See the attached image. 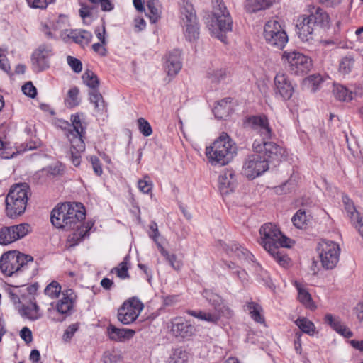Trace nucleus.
Here are the masks:
<instances>
[{
	"instance_id": "nucleus-1",
	"label": "nucleus",
	"mask_w": 363,
	"mask_h": 363,
	"mask_svg": "<svg viewBox=\"0 0 363 363\" xmlns=\"http://www.w3.org/2000/svg\"><path fill=\"white\" fill-rule=\"evenodd\" d=\"M260 245L281 266H288L290 259L283 247H291V240L274 225L265 223L259 229Z\"/></svg>"
},
{
	"instance_id": "nucleus-2",
	"label": "nucleus",
	"mask_w": 363,
	"mask_h": 363,
	"mask_svg": "<svg viewBox=\"0 0 363 363\" xmlns=\"http://www.w3.org/2000/svg\"><path fill=\"white\" fill-rule=\"evenodd\" d=\"M212 16L207 21V26L213 36L225 43V33L232 30L231 16L223 0H212Z\"/></svg>"
},
{
	"instance_id": "nucleus-3",
	"label": "nucleus",
	"mask_w": 363,
	"mask_h": 363,
	"mask_svg": "<svg viewBox=\"0 0 363 363\" xmlns=\"http://www.w3.org/2000/svg\"><path fill=\"white\" fill-rule=\"evenodd\" d=\"M235 143L225 133L221 135L206 149V155L212 165L224 166L228 164L236 154Z\"/></svg>"
},
{
	"instance_id": "nucleus-4",
	"label": "nucleus",
	"mask_w": 363,
	"mask_h": 363,
	"mask_svg": "<svg viewBox=\"0 0 363 363\" xmlns=\"http://www.w3.org/2000/svg\"><path fill=\"white\" fill-rule=\"evenodd\" d=\"M29 186L26 183L13 185L6 197V213L10 218L21 216L26 210L29 194Z\"/></svg>"
},
{
	"instance_id": "nucleus-5",
	"label": "nucleus",
	"mask_w": 363,
	"mask_h": 363,
	"mask_svg": "<svg viewBox=\"0 0 363 363\" xmlns=\"http://www.w3.org/2000/svg\"><path fill=\"white\" fill-rule=\"evenodd\" d=\"M72 125L67 123V125L70 126L68 130L67 138L71 143L70 153L71 160L75 167H78L81 162V154L85 150V127L83 126L80 116L78 114L71 116Z\"/></svg>"
},
{
	"instance_id": "nucleus-6",
	"label": "nucleus",
	"mask_w": 363,
	"mask_h": 363,
	"mask_svg": "<svg viewBox=\"0 0 363 363\" xmlns=\"http://www.w3.org/2000/svg\"><path fill=\"white\" fill-rule=\"evenodd\" d=\"M66 213L69 221L71 222V230L77 228V230L69 235L68 240L73 242L71 246H74L79 241L88 235L91 226L82 225V221L85 219L86 213L84 206L81 203H64Z\"/></svg>"
},
{
	"instance_id": "nucleus-7",
	"label": "nucleus",
	"mask_w": 363,
	"mask_h": 363,
	"mask_svg": "<svg viewBox=\"0 0 363 363\" xmlns=\"http://www.w3.org/2000/svg\"><path fill=\"white\" fill-rule=\"evenodd\" d=\"M31 256L24 255L18 251H9L4 253L0 259V269L6 276L23 269L28 262H33Z\"/></svg>"
},
{
	"instance_id": "nucleus-8",
	"label": "nucleus",
	"mask_w": 363,
	"mask_h": 363,
	"mask_svg": "<svg viewBox=\"0 0 363 363\" xmlns=\"http://www.w3.org/2000/svg\"><path fill=\"white\" fill-rule=\"evenodd\" d=\"M181 23L186 38L192 41L199 38L197 17L193 5L187 0H183L180 8Z\"/></svg>"
},
{
	"instance_id": "nucleus-9",
	"label": "nucleus",
	"mask_w": 363,
	"mask_h": 363,
	"mask_svg": "<svg viewBox=\"0 0 363 363\" xmlns=\"http://www.w3.org/2000/svg\"><path fill=\"white\" fill-rule=\"evenodd\" d=\"M263 35L269 46L279 50H282L288 42L285 30L276 19L269 20L265 23Z\"/></svg>"
},
{
	"instance_id": "nucleus-10",
	"label": "nucleus",
	"mask_w": 363,
	"mask_h": 363,
	"mask_svg": "<svg viewBox=\"0 0 363 363\" xmlns=\"http://www.w3.org/2000/svg\"><path fill=\"white\" fill-rule=\"evenodd\" d=\"M317 251L322 267L325 269H333L339 262L340 248L333 241L323 240L318 243Z\"/></svg>"
},
{
	"instance_id": "nucleus-11",
	"label": "nucleus",
	"mask_w": 363,
	"mask_h": 363,
	"mask_svg": "<svg viewBox=\"0 0 363 363\" xmlns=\"http://www.w3.org/2000/svg\"><path fill=\"white\" fill-rule=\"evenodd\" d=\"M282 60L287 64L291 72L295 74H304L312 68V60L297 51H285Z\"/></svg>"
},
{
	"instance_id": "nucleus-12",
	"label": "nucleus",
	"mask_w": 363,
	"mask_h": 363,
	"mask_svg": "<svg viewBox=\"0 0 363 363\" xmlns=\"http://www.w3.org/2000/svg\"><path fill=\"white\" fill-rule=\"evenodd\" d=\"M255 152L261 155L264 152L263 159L267 160V164L269 162L276 164L281 161L285 156V150L274 142H267L266 140H255L252 145Z\"/></svg>"
},
{
	"instance_id": "nucleus-13",
	"label": "nucleus",
	"mask_w": 363,
	"mask_h": 363,
	"mask_svg": "<svg viewBox=\"0 0 363 363\" xmlns=\"http://www.w3.org/2000/svg\"><path fill=\"white\" fill-rule=\"evenodd\" d=\"M243 125L259 135L262 140L271 139L273 136L269 119L264 114L247 116L243 121Z\"/></svg>"
},
{
	"instance_id": "nucleus-14",
	"label": "nucleus",
	"mask_w": 363,
	"mask_h": 363,
	"mask_svg": "<svg viewBox=\"0 0 363 363\" xmlns=\"http://www.w3.org/2000/svg\"><path fill=\"white\" fill-rule=\"evenodd\" d=\"M144 308L143 303L135 297L123 302L118 310V320L123 325L133 323L138 318Z\"/></svg>"
},
{
	"instance_id": "nucleus-15",
	"label": "nucleus",
	"mask_w": 363,
	"mask_h": 363,
	"mask_svg": "<svg viewBox=\"0 0 363 363\" xmlns=\"http://www.w3.org/2000/svg\"><path fill=\"white\" fill-rule=\"evenodd\" d=\"M269 169L267 160L256 152L247 157L243 163L242 174L250 179H253Z\"/></svg>"
},
{
	"instance_id": "nucleus-16",
	"label": "nucleus",
	"mask_w": 363,
	"mask_h": 363,
	"mask_svg": "<svg viewBox=\"0 0 363 363\" xmlns=\"http://www.w3.org/2000/svg\"><path fill=\"white\" fill-rule=\"evenodd\" d=\"M297 34L300 40L309 45H315L318 40L315 39V27L308 15H301L296 23Z\"/></svg>"
},
{
	"instance_id": "nucleus-17",
	"label": "nucleus",
	"mask_w": 363,
	"mask_h": 363,
	"mask_svg": "<svg viewBox=\"0 0 363 363\" xmlns=\"http://www.w3.org/2000/svg\"><path fill=\"white\" fill-rule=\"evenodd\" d=\"M169 328L171 334L176 338H189L194 333V327L182 317L172 319Z\"/></svg>"
},
{
	"instance_id": "nucleus-18",
	"label": "nucleus",
	"mask_w": 363,
	"mask_h": 363,
	"mask_svg": "<svg viewBox=\"0 0 363 363\" xmlns=\"http://www.w3.org/2000/svg\"><path fill=\"white\" fill-rule=\"evenodd\" d=\"M52 55V48L48 45H41L32 55V66L35 72H42L49 67L48 58Z\"/></svg>"
},
{
	"instance_id": "nucleus-19",
	"label": "nucleus",
	"mask_w": 363,
	"mask_h": 363,
	"mask_svg": "<svg viewBox=\"0 0 363 363\" xmlns=\"http://www.w3.org/2000/svg\"><path fill=\"white\" fill-rule=\"evenodd\" d=\"M92 34L86 30L79 29H65L60 33V38L65 42H69L72 40L73 42L82 46L88 45L91 39Z\"/></svg>"
},
{
	"instance_id": "nucleus-20",
	"label": "nucleus",
	"mask_w": 363,
	"mask_h": 363,
	"mask_svg": "<svg viewBox=\"0 0 363 363\" xmlns=\"http://www.w3.org/2000/svg\"><path fill=\"white\" fill-rule=\"evenodd\" d=\"M50 220L52 225L57 228L71 230L72 221H69L64 203L58 204L53 208L50 215Z\"/></svg>"
},
{
	"instance_id": "nucleus-21",
	"label": "nucleus",
	"mask_w": 363,
	"mask_h": 363,
	"mask_svg": "<svg viewBox=\"0 0 363 363\" xmlns=\"http://www.w3.org/2000/svg\"><path fill=\"white\" fill-rule=\"evenodd\" d=\"M274 84L276 94H279L283 99L288 100L291 97L294 87L285 74H277L274 78Z\"/></svg>"
},
{
	"instance_id": "nucleus-22",
	"label": "nucleus",
	"mask_w": 363,
	"mask_h": 363,
	"mask_svg": "<svg viewBox=\"0 0 363 363\" xmlns=\"http://www.w3.org/2000/svg\"><path fill=\"white\" fill-rule=\"evenodd\" d=\"M236 186L235 174L232 169L224 170L218 177V188L222 195L233 192Z\"/></svg>"
},
{
	"instance_id": "nucleus-23",
	"label": "nucleus",
	"mask_w": 363,
	"mask_h": 363,
	"mask_svg": "<svg viewBox=\"0 0 363 363\" xmlns=\"http://www.w3.org/2000/svg\"><path fill=\"white\" fill-rule=\"evenodd\" d=\"M343 202L345 204V209L347 213V216L350 218L353 222L355 228L357 229L359 233L363 237V223L362 219L359 217V214L356 210L352 201L347 197L343 198Z\"/></svg>"
},
{
	"instance_id": "nucleus-24",
	"label": "nucleus",
	"mask_w": 363,
	"mask_h": 363,
	"mask_svg": "<svg viewBox=\"0 0 363 363\" xmlns=\"http://www.w3.org/2000/svg\"><path fill=\"white\" fill-rule=\"evenodd\" d=\"M181 52L174 50L167 57L165 69L169 76H175L182 69Z\"/></svg>"
},
{
	"instance_id": "nucleus-25",
	"label": "nucleus",
	"mask_w": 363,
	"mask_h": 363,
	"mask_svg": "<svg viewBox=\"0 0 363 363\" xmlns=\"http://www.w3.org/2000/svg\"><path fill=\"white\" fill-rule=\"evenodd\" d=\"M227 253L230 256L235 257L242 262H253V255L246 248L236 242H232L228 246Z\"/></svg>"
},
{
	"instance_id": "nucleus-26",
	"label": "nucleus",
	"mask_w": 363,
	"mask_h": 363,
	"mask_svg": "<svg viewBox=\"0 0 363 363\" xmlns=\"http://www.w3.org/2000/svg\"><path fill=\"white\" fill-rule=\"evenodd\" d=\"M107 333L111 340L123 342L132 338L135 332L132 329L118 328L113 325H109L107 327Z\"/></svg>"
},
{
	"instance_id": "nucleus-27",
	"label": "nucleus",
	"mask_w": 363,
	"mask_h": 363,
	"mask_svg": "<svg viewBox=\"0 0 363 363\" xmlns=\"http://www.w3.org/2000/svg\"><path fill=\"white\" fill-rule=\"evenodd\" d=\"M315 28H328L330 26V19L326 11L317 8L308 15Z\"/></svg>"
},
{
	"instance_id": "nucleus-28",
	"label": "nucleus",
	"mask_w": 363,
	"mask_h": 363,
	"mask_svg": "<svg viewBox=\"0 0 363 363\" xmlns=\"http://www.w3.org/2000/svg\"><path fill=\"white\" fill-rule=\"evenodd\" d=\"M325 322L330 327L341 335L349 338L353 335L352 332L340 321L339 318H334L331 314H326L325 316Z\"/></svg>"
},
{
	"instance_id": "nucleus-29",
	"label": "nucleus",
	"mask_w": 363,
	"mask_h": 363,
	"mask_svg": "<svg viewBox=\"0 0 363 363\" xmlns=\"http://www.w3.org/2000/svg\"><path fill=\"white\" fill-rule=\"evenodd\" d=\"M213 111L215 117L218 119H225L232 111L230 99L227 98L218 101L215 106Z\"/></svg>"
},
{
	"instance_id": "nucleus-30",
	"label": "nucleus",
	"mask_w": 363,
	"mask_h": 363,
	"mask_svg": "<svg viewBox=\"0 0 363 363\" xmlns=\"http://www.w3.org/2000/svg\"><path fill=\"white\" fill-rule=\"evenodd\" d=\"M19 313L23 318L30 320H36L42 317L40 308L35 302H30L28 305H22Z\"/></svg>"
},
{
	"instance_id": "nucleus-31",
	"label": "nucleus",
	"mask_w": 363,
	"mask_h": 363,
	"mask_svg": "<svg viewBox=\"0 0 363 363\" xmlns=\"http://www.w3.org/2000/svg\"><path fill=\"white\" fill-rule=\"evenodd\" d=\"M295 286L298 290V301L307 308L315 309L316 308L314 302L312 300L311 296L309 292L305 289L302 286L295 282Z\"/></svg>"
},
{
	"instance_id": "nucleus-32",
	"label": "nucleus",
	"mask_w": 363,
	"mask_h": 363,
	"mask_svg": "<svg viewBox=\"0 0 363 363\" xmlns=\"http://www.w3.org/2000/svg\"><path fill=\"white\" fill-rule=\"evenodd\" d=\"M187 313L193 317L199 320H205L208 323L216 324L220 320V315L214 312H205L202 311H191L189 310Z\"/></svg>"
},
{
	"instance_id": "nucleus-33",
	"label": "nucleus",
	"mask_w": 363,
	"mask_h": 363,
	"mask_svg": "<svg viewBox=\"0 0 363 363\" xmlns=\"http://www.w3.org/2000/svg\"><path fill=\"white\" fill-rule=\"evenodd\" d=\"M271 3L267 0H246L245 8L249 13H256L269 8Z\"/></svg>"
},
{
	"instance_id": "nucleus-34",
	"label": "nucleus",
	"mask_w": 363,
	"mask_h": 363,
	"mask_svg": "<svg viewBox=\"0 0 363 363\" xmlns=\"http://www.w3.org/2000/svg\"><path fill=\"white\" fill-rule=\"evenodd\" d=\"M333 93L335 99L341 101L349 102L353 99V93L340 84L334 85Z\"/></svg>"
},
{
	"instance_id": "nucleus-35",
	"label": "nucleus",
	"mask_w": 363,
	"mask_h": 363,
	"mask_svg": "<svg viewBox=\"0 0 363 363\" xmlns=\"http://www.w3.org/2000/svg\"><path fill=\"white\" fill-rule=\"evenodd\" d=\"M130 263V256L126 255L123 260L116 267L111 269L112 273H116L117 277L121 279H128L130 274L128 273Z\"/></svg>"
},
{
	"instance_id": "nucleus-36",
	"label": "nucleus",
	"mask_w": 363,
	"mask_h": 363,
	"mask_svg": "<svg viewBox=\"0 0 363 363\" xmlns=\"http://www.w3.org/2000/svg\"><path fill=\"white\" fill-rule=\"evenodd\" d=\"M247 310L249 311L250 317L255 321L262 323L264 321V317L261 314L262 307L257 303L250 301L246 304Z\"/></svg>"
},
{
	"instance_id": "nucleus-37",
	"label": "nucleus",
	"mask_w": 363,
	"mask_h": 363,
	"mask_svg": "<svg viewBox=\"0 0 363 363\" xmlns=\"http://www.w3.org/2000/svg\"><path fill=\"white\" fill-rule=\"evenodd\" d=\"M296 325L304 333L311 336L314 335L315 333V326L313 322L306 318H299L295 321Z\"/></svg>"
},
{
	"instance_id": "nucleus-38",
	"label": "nucleus",
	"mask_w": 363,
	"mask_h": 363,
	"mask_svg": "<svg viewBox=\"0 0 363 363\" xmlns=\"http://www.w3.org/2000/svg\"><path fill=\"white\" fill-rule=\"evenodd\" d=\"M13 235L14 241L25 237L30 230L31 228L28 223H21L18 225L11 226Z\"/></svg>"
},
{
	"instance_id": "nucleus-39",
	"label": "nucleus",
	"mask_w": 363,
	"mask_h": 363,
	"mask_svg": "<svg viewBox=\"0 0 363 363\" xmlns=\"http://www.w3.org/2000/svg\"><path fill=\"white\" fill-rule=\"evenodd\" d=\"M73 307L72 298L68 294H63V297L57 304V310L61 314H67Z\"/></svg>"
},
{
	"instance_id": "nucleus-40",
	"label": "nucleus",
	"mask_w": 363,
	"mask_h": 363,
	"mask_svg": "<svg viewBox=\"0 0 363 363\" xmlns=\"http://www.w3.org/2000/svg\"><path fill=\"white\" fill-rule=\"evenodd\" d=\"M82 80L84 83L92 89L93 90L97 89L99 85V80L97 76L91 70H86L82 75Z\"/></svg>"
},
{
	"instance_id": "nucleus-41",
	"label": "nucleus",
	"mask_w": 363,
	"mask_h": 363,
	"mask_svg": "<svg viewBox=\"0 0 363 363\" xmlns=\"http://www.w3.org/2000/svg\"><path fill=\"white\" fill-rule=\"evenodd\" d=\"M160 252L174 269L179 271L182 269L183 266L182 262L178 259L174 254L170 255L164 247H161Z\"/></svg>"
},
{
	"instance_id": "nucleus-42",
	"label": "nucleus",
	"mask_w": 363,
	"mask_h": 363,
	"mask_svg": "<svg viewBox=\"0 0 363 363\" xmlns=\"http://www.w3.org/2000/svg\"><path fill=\"white\" fill-rule=\"evenodd\" d=\"M90 102L94 104L95 109L98 111H102L105 108L104 101L101 94L97 89H94L89 92Z\"/></svg>"
},
{
	"instance_id": "nucleus-43",
	"label": "nucleus",
	"mask_w": 363,
	"mask_h": 363,
	"mask_svg": "<svg viewBox=\"0 0 363 363\" xmlns=\"http://www.w3.org/2000/svg\"><path fill=\"white\" fill-rule=\"evenodd\" d=\"M147 15L152 23H155L160 18V11L153 0H146Z\"/></svg>"
},
{
	"instance_id": "nucleus-44",
	"label": "nucleus",
	"mask_w": 363,
	"mask_h": 363,
	"mask_svg": "<svg viewBox=\"0 0 363 363\" xmlns=\"http://www.w3.org/2000/svg\"><path fill=\"white\" fill-rule=\"evenodd\" d=\"M188 353L182 348H176L172 351L169 363H185L188 359Z\"/></svg>"
},
{
	"instance_id": "nucleus-45",
	"label": "nucleus",
	"mask_w": 363,
	"mask_h": 363,
	"mask_svg": "<svg viewBox=\"0 0 363 363\" xmlns=\"http://www.w3.org/2000/svg\"><path fill=\"white\" fill-rule=\"evenodd\" d=\"M79 90L77 87L74 86L70 89L67 94V98L65 99V104L69 108H72L79 104V99L78 98Z\"/></svg>"
},
{
	"instance_id": "nucleus-46",
	"label": "nucleus",
	"mask_w": 363,
	"mask_h": 363,
	"mask_svg": "<svg viewBox=\"0 0 363 363\" xmlns=\"http://www.w3.org/2000/svg\"><path fill=\"white\" fill-rule=\"evenodd\" d=\"M207 74L208 79L212 82L217 83L220 82L226 77L227 72L226 70L223 68L209 69Z\"/></svg>"
},
{
	"instance_id": "nucleus-47",
	"label": "nucleus",
	"mask_w": 363,
	"mask_h": 363,
	"mask_svg": "<svg viewBox=\"0 0 363 363\" xmlns=\"http://www.w3.org/2000/svg\"><path fill=\"white\" fill-rule=\"evenodd\" d=\"M354 58L351 55L344 57L341 60L339 65L340 72L344 74L350 73L354 66Z\"/></svg>"
},
{
	"instance_id": "nucleus-48",
	"label": "nucleus",
	"mask_w": 363,
	"mask_h": 363,
	"mask_svg": "<svg viewBox=\"0 0 363 363\" xmlns=\"http://www.w3.org/2000/svg\"><path fill=\"white\" fill-rule=\"evenodd\" d=\"M322 82L323 79L320 74H313L304 79L305 85L310 87L312 91H315Z\"/></svg>"
},
{
	"instance_id": "nucleus-49",
	"label": "nucleus",
	"mask_w": 363,
	"mask_h": 363,
	"mask_svg": "<svg viewBox=\"0 0 363 363\" xmlns=\"http://www.w3.org/2000/svg\"><path fill=\"white\" fill-rule=\"evenodd\" d=\"M216 313L220 315V319L223 317L225 318H230L233 316V311L223 301L220 302L216 306L214 307Z\"/></svg>"
},
{
	"instance_id": "nucleus-50",
	"label": "nucleus",
	"mask_w": 363,
	"mask_h": 363,
	"mask_svg": "<svg viewBox=\"0 0 363 363\" xmlns=\"http://www.w3.org/2000/svg\"><path fill=\"white\" fill-rule=\"evenodd\" d=\"M61 291V286L55 281L49 284L44 290L45 294L51 298H57Z\"/></svg>"
},
{
	"instance_id": "nucleus-51",
	"label": "nucleus",
	"mask_w": 363,
	"mask_h": 363,
	"mask_svg": "<svg viewBox=\"0 0 363 363\" xmlns=\"http://www.w3.org/2000/svg\"><path fill=\"white\" fill-rule=\"evenodd\" d=\"M294 225L298 228H301L307 221V216L305 210L299 209L292 218Z\"/></svg>"
},
{
	"instance_id": "nucleus-52",
	"label": "nucleus",
	"mask_w": 363,
	"mask_h": 363,
	"mask_svg": "<svg viewBox=\"0 0 363 363\" xmlns=\"http://www.w3.org/2000/svg\"><path fill=\"white\" fill-rule=\"evenodd\" d=\"M11 233V227H5L0 230V245H6L14 242Z\"/></svg>"
},
{
	"instance_id": "nucleus-53",
	"label": "nucleus",
	"mask_w": 363,
	"mask_h": 363,
	"mask_svg": "<svg viewBox=\"0 0 363 363\" xmlns=\"http://www.w3.org/2000/svg\"><path fill=\"white\" fill-rule=\"evenodd\" d=\"M138 125L140 132L145 137L152 133V129L149 122L143 118L138 119Z\"/></svg>"
},
{
	"instance_id": "nucleus-54",
	"label": "nucleus",
	"mask_w": 363,
	"mask_h": 363,
	"mask_svg": "<svg viewBox=\"0 0 363 363\" xmlns=\"http://www.w3.org/2000/svg\"><path fill=\"white\" fill-rule=\"evenodd\" d=\"M255 273L259 281H262L265 284H269L270 277L268 272L264 270L258 263L255 265Z\"/></svg>"
},
{
	"instance_id": "nucleus-55",
	"label": "nucleus",
	"mask_w": 363,
	"mask_h": 363,
	"mask_svg": "<svg viewBox=\"0 0 363 363\" xmlns=\"http://www.w3.org/2000/svg\"><path fill=\"white\" fill-rule=\"evenodd\" d=\"M147 176L144 177L143 179H140L138 182V186L140 191L144 194H149L152 191V183L150 181L146 180Z\"/></svg>"
},
{
	"instance_id": "nucleus-56",
	"label": "nucleus",
	"mask_w": 363,
	"mask_h": 363,
	"mask_svg": "<svg viewBox=\"0 0 363 363\" xmlns=\"http://www.w3.org/2000/svg\"><path fill=\"white\" fill-rule=\"evenodd\" d=\"M67 62L74 72L79 73L82 72V64L79 59L72 56H67Z\"/></svg>"
},
{
	"instance_id": "nucleus-57",
	"label": "nucleus",
	"mask_w": 363,
	"mask_h": 363,
	"mask_svg": "<svg viewBox=\"0 0 363 363\" xmlns=\"http://www.w3.org/2000/svg\"><path fill=\"white\" fill-rule=\"evenodd\" d=\"M203 296L214 307L216 306L220 302L222 301L221 298L218 295H217L208 290H205L203 291Z\"/></svg>"
},
{
	"instance_id": "nucleus-58",
	"label": "nucleus",
	"mask_w": 363,
	"mask_h": 363,
	"mask_svg": "<svg viewBox=\"0 0 363 363\" xmlns=\"http://www.w3.org/2000/svg\"><path fill=\"white\" fill-rule=\"evenodd\" d=\"M22 91L23 94L30 98H35L37 95V90L36 88L33 86L32 82H26L23 86H22Z\"/></svg>"
},
{
	"instance_id": "nucleus-59",
	"label": "nucleus",
	"mask_w": 363,
	"mask_h": 363,
	"mask_svg": "<svg viewBox=\"0 0 363 363\" xmlns=\"http://www.w3.org/2000/svg\"><path fill=\"white\" fill-rule=\"evenodd\" d=\"M79 325L77 323L72 324L65 330L62 339L64 341H69L73 337L74 334L77 331Z\"/></svg>"
},
{
	"instance_id": "nucleus-60",
	"label": "nucleus",
	"mask_w": 363,
	"mask_h": 363,
	"mask_svg": "<svg viewBox=\"0 0 363 363\" xmlns=\"http://www.w3.org/2000/svg\"><path fill=\"white\" fill-rule=\"evenodd\" d=\"M30 7L35 9H45L48 4L52 3L54 0H26Z\"/></svg>"
},
{
	"instance_id": "nucleus-61",
	"label": "nucleus",
	"mask_w": 363,
	"mask_h": 363,
	"mask_svg": "<svg viewBox=\"0 0 363 363\" xmlns=\"http://www.w3.org/2000/svg\"><path fill=\"white\" fill-rule=\"evenodd\" d=\"M0 69L6 73H8L11 69L5 51L1 49H0Z\"/></svg>"
},
{
	"instance_id": "nucleus-62",
	"label": "nucleus",
	"mask_w": 363,
	"mask_h": 363,
	"mask_svg": "<svg viewBox=\"0 0 363 363\" xmlns=\"http://www.w3.org/2000/svg\"><path fill=\"white\" fill-rule=\"evenodd\" d=\"M90 161L95 174L100 176L102 174L103 170L99 158L96 156H92L90 158Z\"/></svg>"
},
{
	"instance_id": "nucleus-63",
	"label": "nucleus",
	"mask_w": 363,
	"mask_h": 363,
	"mask_svg": "<svg viewBox=\"0 0 363 363\" xmlns=\"http://www.w3.org/2000/svg\"><path fill=\"white\" fill-rule=\"evenodd\" d=\"M20 336L27 343H30L33 340L31 330L27 327L21 329Z\"/></svg>"
},
{
	"instance_id": "nucleus-64",
	"label": "nucleus",
	"mask_w": 363,
	"mask_h": 363,
	"mask_svg": "<svg viewBox=\"0 0 363 363\" xmlns=\"http://www.w3.org/2000/svg\"><path fill=\"white\" fill-rule=\"evenodd\" d=\"M106 44H104L101 42L96 43L92 45L93 50L101 56H105L107 50L105 48Z\"/></svg>"
}]
</instances>
